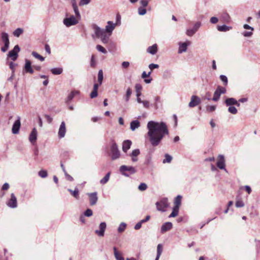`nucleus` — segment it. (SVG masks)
Here are the masks:
<instances>
[{"mask_svg":"<svg viewBox=\"0 0 260 260\" xmlns=\"http://www.w3.org/2000/svg\"><path fill=\"white\" fill-rule=\"evenodd\" d=\"M111 173L108 172L105 177L100 180V183L102 184H105L108 182L109 180Z\"/></svg>","mask_w":260,"mask_h":260,"instance_id":"35","label":"nucleus"},{"mask_svg":"<svg viewBox=\"0 0 260 260\" xmlns=\"http://www.w3.org/2000/svg\"><path fill=\"white\" fill-rule=\"evenodd\" d=\"M179 213V208L173 207V211L171 214L169 215V217H174L178 215Z\"/></svg>","mask_w":260,"mask_h":260,"instance_id":"41","label":"nucleus"},{"mask_svg":"<svg viewBox=\"0 0 260 260\" xmlns=\"http://www.w3.org/2000/svg\"><path fill=\"white\" fill-rule=\"evenodd\" d=\"M157 51V45L156 44H153L152 46H149L147 49V52L152 55H154Z\"/></svg>","mask_w":260,"mask_h":260,"instance_id":"23","label":"nucleus"},{"mask_svg":"<svg viewBox=\"0 0 260 260\" xmlns=\"http://www.w3.org/2000/svg\"><path fill=\"white\" fill-rule=\"evenodd\" d=\"M98 80L99 85H101L103 80V72L102 70H100L98 74Z\"/></svg>","mask_w":260,"mask_h":260,"instance_id":"36","label":"nucleus"},{"mask_svg":"<svg viewBox=\"0 0 260 260\" xmlns=\"http://www.w3.org/2000/svg\"><path fill=\"white\" fill-rule=\"evenodd\" d=\"M228 112L233 114H236L237 113V109L233 106H229Z\"/></svg>","mask_w":260,"mask_h":260,"instance_id":"45","label":"nucleus"},{"mask_svg":"<svg viewBox=\"0 0 260 260\" xmlns=\"http://www.w3.org/2000/svg\"><path fill=\"white\" fill-rule=\"evenodd\" d=\"M9 45L10 44H4V46L1 48V51L3 52H6L9 47Z\"/></svg>","mask_w":260,"mask_h":260,"instance_id":"62","label":"nucleus"},{"mask_svg":"<svg viewBox=\"0 0 260 260\" xmlns=\"http://www.w3.org/2000/svg\"><path fill=\"white\" fill-rule=\"evenodd\" d=\"M119 171L122 175L129 177L130 175L135 174L136 172V170L132 166L122 165L120 167Z\"/></svg>","mask_w":260,"mask_h":260,"instance_id":"2","label":"nucleus"},{"mask_svg":"<svg viewBox=\"0 0 260 260\" xmlns=\"http://www.w3.org/2000/svg\"><path fill=\"white\" fill-rule=\"evenodd\" d=\"M7 205L11 208H15L17 206V199L13 193L11 194V199L7 203Z\"/></svg>","mask_w":260,"mask_h":260,"instance_id":"14","label":"nucleus"},{"mask_svg":"<svg viewBox=\"0 0 260 260\" xmlns=\"http://www.w3.org/2000/svg\"><path fill=\"white\" fill-rule=\"evenodd\" d=\"M98 96V91L93 90L91 91V92L90 94V98L93 99L96 98Z\"/></svg>","mask_w":260,"mask_h":260,"instance_id":"61","label":"nucleus"},{"mask_svg":"<svg viewBox=\"0 0 260 260\" xmlns=\"http://www.w3.org/2000/svg\"><path fill=\"white\" fill-rule=\"evenodd\" d=\"M111 152L112 153L111 159L115 160L118 158L120 156V153L118 150L116 143L114 142H112L111 146Z\"/></svg>","mask_w":260,"mask_h":260,"instance_id":"4","label":"nucleus"},{"mask_svg":"<svg viewBox=\"0 0 260 260\" xmlns=\"http://www.w3.org/2000/svg\"><path fill=\"white\" fill-rule=\"evenodd\" d=\"M181 199H182V197L180 195H178L175 198V200H174V204H175L174 207L179 208V207L181 205Z\"/></svg>","mask_w":260,"mask_h":260,"instance_id":"32","label":"nucleus"},{"mask_svg":"<svg viewBox=\"0 0 260 260\" xmlns=\"http://www.w3.org/2000/svg\"><path fill=\"white\" fill-rule=\"evenodd\" d=\"M32 55L36 58L40 60L41 61H43L45 60V58L38 54L37 52L35 51H33L31 53Z\"/></svg>","mask_w":260,"mask_h":260,"instance_id":"39","label":"nucleus"},{"mask_svg":"<svg viewBox=\"0 0 260 260\" xmlns=\"http://www.w3.org/2000/svg\"><path fill=\"white\" fill-rule=\"evenodd\" d=\"M132 141L129 140H126L123 141L122 143V150L124 152H126L127 151L131 148L132 145Z\"/></svg>","mask_w":260,"mask_h":260,"instance_id":"21","label":"nucleus"},{"mask_svg":"<svg viewBox=\"0 0 260 260\" xmlns=\"http://www.w3.org/2000/svg\"><path fill=\"white\" fill-rule=\"evenodd\" d=\"M37 139V131L36 128H34L29 136V141L32 145H35L36 144Z\"/></svg>","mask_w":260,"mask_h":260,"instance_id":"16","label":"nucleus"},{"mask_svg":"<svg viewBox=\"0 0 260 260\" xmlns=\"http://www.w3.org/2000/svg\"><path fill=\"white\" fill-rule=\"evenodd\" d=\"M165 159H164L162 161L164 164H165L167 162L170 163L171 162L172 159V157L170 155H169L168 154H166L165 155Z\"/></svg>","mask_w":260,"mask_h":260,"instance_id":"44","label":"nucleus"},{"mask_svg":"<svg viewBox=\"0 0 260 260\" xmlns=\"http://www.w3.org/2000/svg\"><path fill=\"white\" fill-rule=\"evenodd\" d=\"M91 0H80L79 2L80 6H84L88 4Z\"/></svg>","mask_w":260,"mask_h":260,"instance_id":"59","label":"nucleus"},{"mask_svg":"<svg viewBox=\"0 0 260 260\" xmlns=\"http://www.w3.org/2000/svg\"><path fill=\"white\" fill-rule=\"evenodd\" d=\"M96 192L88 193L87 195L89 197V202L91 206H93L96 204L98 198Z\"/></svg>","mask_w":260,"mask_h":260,"instance_id":"13","label":"nucleus"},{"mask_svg":"<svg viewBox=\"0 0 260 260\" xmlns=\"http://www.w3.org/2000/svg\"><path fill=\"white\" fill-rule=\"evenodd\" d=\"M243 27L244 28L246 29H250L251 30V31H244L243 32H242V35L245 37H251L252 35H253V32H252V31L254 30V28L250 26V25L247 24H244L243 25Z\"/></svg>","mask_w":260,"mask_h":260,"instance_id":"20","label":"nucleus"},{"mask_svg":"<svg viewBox=\"0 0 260 260\" xmlns=\"http://www.w3.org/2000/svg\"><path fill=\"white\" fill-rule=\"evenodd\" d=\"M131 94H132V90L130 88H128L126 90V94H125V101L126 102H128L129 101Z\"/></svg>","mask_w":260,"mask_h":260,"instance_id":"52","label":"nucleus"},{"mask_svg":"<svg viewBox=\"0 0 260 260\" xmlns=\"http://www.w3.org/2000/svg\"><path fill=\"white\" fill-rule=\"evenodd\" d=\"M221 17L223 21L227 22L230 21V17L227 13H223L221 15Z\"/></svg>","mask_w":260,"mask_h":260,"instance_id":"48","label":"nucleus"},{"mask_svg":"<svg viewBox=\"0 0 260 260\" xmlns=\"http://www.w3.org/2000/svg\"><path fill=\"white\" fill-rule=\"evenodd\" d=\"M157 209L158 211L164 212L169 206V203L167 198H163L159 202L156 203Z\"/></svg>","mask_w":260,"mask_h":260,"instance_id":"3","label":"nucleus"},{"mask_svg":"<svg viewBox=\"0 0 260 260\" xmlns=\"http://www.w3.org/2000/svg\"><path fill=\"white\" fill-rule=\"evenodd\" d=\"M66 133V124L64 121H62L58 131V137L59 138H62L64 137Z\"/></svg>","mask_w":260,"mask_h":260,"instance_id":"18","label":"nucleus"},{"mask_svg":"<svg viewBox=\"0 0 260 260\" xmlns=\"http://www.w3.org/2000/svg\"><path fill=\"white\" fill-rule=\"evenodd\" d=\"M24 69L26 73H34V70L31 67V62L29 60L25 59Z\"/></svg>","mask_w":260,"mask_h":260,"instance_id":"17","label":"nucleus"},{"mask_svg":"<svg viewBox=\"0 0 260 260\" xmlns=\"http://www.w3.org/2000/svg\"><path fill=\"white\" fill-rule=\"evenodd\" d=\"M142 104L144 108L146 109L149 108L150 103L148 101H143Z\"/></svg>","mask_w":260,"mask_h":260,"instance_id":"63","label":"nucleus"},{"mask_svg":"<svg viewBox=\"0 0 260 260\" xmlns=\"http://www.w3.org/2000/svg\"><path fill=\"white\" fill-rule=\"evenodd\" d=\"M96 49L100 52L104 53L106 54L107 53V50L101 45H97L96 46Z\"/></svg>","mask_w":260,"mask_h":260,"instance_id":"47","label":"nucleus"},{"mask_svg":"<svg viewBox=\"0 0 260 260\" xmlns=\"http://www.w3.org/2000/svg\"><path fill=\"white\" fill-rule=\"evenodd\" d=\"M90 66L91 67H95V60L94 55H92L90 60Z\"/></svg>","mask_w":260,"mask_h":260,"instance_id":"60","label":"nucleus"},{"mask_svg":"<svg viewBox=\"0 0 260 260\" xmlns=\"http://www.w3.org/2000/svg\"><path fill=\"white\" fill-rule=\"evenodd\" d=\"M187 44L186 42L184 43H179V47L178 49V53H182L183 52H186L187 50Z\"/></svg>","mask_w":260,"mask_h":260,"instance_id":"26","label":"nucleus"},{"mask_svg":"<svg viewBox=\"0 0 260 260\" xmlns=\"http://www.w3.org/2000/svg\"><path fill=\"white\" fill-rule=\"evenodd\" d=\"M201 26V22L199 21L197 22L192 28L187 29L186 35L189 37L192 36L198 31Z\"/></svg>","mask_w":260,"mask_h":260,"instance_id":"9","label":"nucleus"},{"mask_svg":"<svg viewBox=\"0 0 260 260\" xmlns=\"http://www.w3.org/2000/svg\"><path fill=\"white\" fill-rule=\"evenodd\" d=\"M201 103V99L197 95H193L191 96L190 101L188 104V107L193 108L199 105Z\"/></svg>","mask_w":260,"mask_h":260,"instance_id":"8","label":"nucleus"},{"mask_svg":"<svg viewBox=\"0 0 260 260\" xmlns=\"http://www.w3.org/2000/svg\"><path fill=\"white\" fill-rule=\"evenodd\" d=\"M38 174L40 177L43 178H46L48 175L47 172L44 170L40 171L38 173Z\"/></svg>","mask_w":260,"mask_h":260,"instance_id":"46","label":"nucleus"},{"mask_svg":"<svg viewBox=\"0 0 260 260\" xmlns=\"http://www.w3.org/2000/svg\"><path fill=\"white\" fill-rule=\"evenodd\" d=\"M106 223L105 222H102L100 223L99 225V230H95V233L97 234L100 237H103L104 235V233L105 231V230L106 229Z\"/></svg>","mask_w":260,"mask_h":260,"instance_id":"15","label":"nucleus"},{"mask_svg":"<svg viewBox=\"0 0 260 260\" xmlns=\"http://www.w3.org/2000/svg\"><path fill=\"white\" fill-rule=\"evenodd\" d=\"M72 7H73L75 15H76V17L77 19H80L81 15H80V12L79 11V10H78V6H77V4H74L73 5V6H72Z\"/></svg>","mask_w":260,"mask_h":260,"instance_id":"33","label":"nucleus"},{"mask_svg":"<svg viewBox=\"0 0 260 260\" xmlns=\"http://www.w3.org/2000/svg\"><path fill=\"white\" fill-rule=\"evenodd\" d=\"M51 73L54 75H60L62 72V69L60 68H55L51 69Z\"/></svg>","mask_w":260,"mask_h":260,"instance_id":"34","label":"nucleus"},{"mask_svg":"<svg viewBox=\"0 0 260 260\" xmlns=\"http://www.w3.org/2000/svg\"><path fill=\"white\" fill-rule=\"evenodd\" d=\"M116 25L117 23H114L111 21H108L107 25L105 27V32L108 34L109 36H111Z\"/></svg>","mask_w":260,"mask_h":260,"instance_id":"11","label":"nucleus"},{"mask_svg":"<svg viewBox=\"0 0 260 260\" xmlns=\"http://www.w3.org/2000/svg\"><path fill=\"white\" fill-rule=\"evenodd\" d=\"M126 224L124 222H121L120 225H119V227L118 228V232L119 233H122L123 232L125 228H126Z\"/></svg>","mask_w":260,"mask_h":260,"instance_id":"43","label":"nucleus"},{"mask_svg":"<svg viewBox=\"0 0 260 260\" xmlns=\"http://www.w3.org/2000/svg\"><path fill=\"white\" fill-rule=\"evenodd\" d=\"M140 154V150L138 149L134 150L131 154V156L137 157Z\"/></svg>","mask_w":260,"mask_h":260,"instance_id":"57","label":"nucleus"},{"mask_svg":"<svg viewBox=\"0 0 260 260\" xmlns=\"http://www.w3.org/2000/svg\"><path fill=\"white\" fill-rule=\"evenodd\" d=\"M92 28L94 31V34L92 35V37L94 39V36L97 38H100L101 36L106 32L104 29L101 28L95 24L92 25Z\"/></svg>","mask_w":260,"mask_h":260,"instance_id":"6","label":"nucleus"},{"mask_svg":"<svg viewBox=\"0 0 260 260\" xmlns=\"http://www.w3.org/2000/svg\"><path fill=\"white\" fill-rule=\"evenodd\" d=\"M220 79L223 82V85L226 86L228 84V80L226 76L221 75L219 77Z\"/></svg>","mask_w":260,"mask_h":260,"instance_id":"50","label":"nucleus"},{"mask_svg":"<svg viewBox=\"0 0 260 260\" xmlns=\"http://www.w3.org/2000/svg\"><path fill=\"white\" fill-rule=\"evenodd\" d=\"M149 68L150 69L151 71H152L153 70L155 69H157L159 68V66L157 64H154V63H150L149 66Z\"/></svg>","mask_w":260,"mask_h":260,"instance_id":"58","label":"nucleus"},{"mask_svg":"<svg viewBox=\"0 0 260 260\" xmlns=\"http://www.w3.org/2000/svg\"><path fill=\"white\" fill-rule=\"evenodd\" d=\"M107 32H105L103 36H101L99 39H101V41L104 44H107L109 42V37L110 36L107 35Z\"/></svg>","mask_w":260,"mask_h":260,"instance_id":"31","label":"nucleus"},{"mask_svg":"<svg viewBox=\"0 0 260 260\" xmlns=\"http://www.w3.org/2000/svg\"><path fill=\"white\" fill-rule=\"evenodd\" d=\"M217 167L221 170L226 171L225 168V159L223 155L220 154L218 156V160L216 163Z\"/></svg>","mask_w":260,"mask_h":260,"instance_id":"10","label":"nucleus"},{"mask_svg":"<svg viewBox=\"0 0 260 260\" xmlns=\"http://www.w3.org/2000/svg\"><path fill=\"white\" fill-rule=\"evenodd\" d=\"M21 125L20 118L18 117V119L14 122L12 128V132L13 134H17L19 133Z\"/></svg>","mask_w":260,"mask_h":260,"instance_id":"12","label":"nucleus"},{"mask_svg":"<svg viewBox=\"0 0 260 260\" xmlns=\"http://www.w3.org/2000/svg\"><path fill=\"white\" fill-rule=\"evenodd\" d=\"M23 32L22 28H18L15 29L13 32V35L16 37H19Z\"/></svg>","mask_w":260,"mask_h":260,"instance_id":"40","label":"nucleus"},{"mask_svg":"<svg viewBox=\"0 0 260 260\" xmlns=\"http://www.w3.org/2000/svg\"><path fill=\"white\" fill-rule=\"evenodd\" d=\"M146 13V10L142 7H140L138 8V14L140 15H144Z\"/></svg>","mask_w":260,"mask_h":260,"instance_id":"53","label":"nucleus"},{"mask_svg":"<svg viewBox=\"0 0 260 260\" xmlns=\"http://www.w3.org/2000/svg\"><path fill=\"white\" fill-rule=\"evenodd\" d=\"M217 90L220 93V95L221 94H224L226 92V89L225 87L221 86H218L217 88Z\"/></svg>","mask_w":260,"mask_h":260,"instance_id":"49","label":"nucleus"},{"mask_svg":"<svg viewBox=\"0 0 260 260\" xmlns=\"http://www.w3.org/2000/svg\"><path fill=\"white\" fill-rule=\"evenodd\" d=\"M68 190L71 193V194L75 197L76 199H79V190L77 187H75V190H73L71 189H68Z\"/></svg>","mask_w":260,"mask_h":260,"instance_id":"28","label":"nucleus"},{"mask_svg":"<svg viewBox=\"0 0 260 260\" xmlns=\"http://www.w3.org/2000/svg\"><path fill=\"white\" fill-rule=\"evenodd\" d=\"M80 92L78 90H73L70 94L67 96L66 99V103L69 104L72 99L77 95L79 94Z\"/></svg>","mask_w":260,"mask_h":260,"instance_id":"22","label":"nucleus"},{"mask_svg":"<svg viewBox=\"0 0 260 260\" xmlns=\"http://www.w3.org/2000/svg\"><path fill=\"white\" fill-rule=\"evenodd\" d=\"M210 21L212 24H216L218 22V19L216 17H212L210 18Z\"/></svg>","mask_w":260,"mask_h":260,"instance_id":"64","label":"nucleus"},{"mask_svg":"<svg viewBox=\"0 0 260 260\" xmlns=\"http://www.w3.org/2000/svg\"><path fill=\"white\" fill-rule=\"evenodd\" d=\"M232 28L231 27L228 26L226 25H218L217 26V30L219 31L225 32L230 30Z\"/></svg>","mask_w":260,"mask_h":260,"instance_id":"30","label":"nucleus"},{"mask_svg":"<svg viewBox=\"0 0 260 260\" xmlns=\"http://www.w3.org/2000/svg\"><path fill=\"white\" fill-rule=\"evenodd\" d=\"M155 103L154 107L155 109H157L159 107V104H161L160 98L158 96H156L154 98Z\"/></svg>","mask_w":260,"mask_h":260,"instance_id":"42","label":"nucleus"},{"mask_svg":"<svg viewBox=\"0 0 260 260\" xmlns=\"http://www.w3.org/2000/svg\"><path fill=\"white\" fill-rule=\"evenodd\" d=\"M1 39L4 44H10L8 34L7 32H3L1 34Z\"/></svg>","mask_w":260,"mask_h":260,"instance_id":"27","label":"nucleus"},{"mask_svg":"<svg viewBox=\"0 0 260 260\" xmlns=\"http://www.w3.org/2000/svg\"><path fill=\"white\" fill-rule=\"evenodd\" d=\"M235 205H236V207L240 208V207H244V204L242 201L238 200L236 201Z\"/></svg>","mask_w":260,"mask_h":260,"instance_id":"54","label":"nucleus"},{"mask_svg":"<svg viewBox=\"0 0 260 260\" xmlns=\"http://www.w3.org/2000/svg\"><path fill=\"white\" fill-rule=\"evenodd\" d=\"M147 188V185L145 183H141L138 186V189L140 191H144Z\"/></svg>","mask_w":260,"mask_h":260,"instance_id":"51","label":"nucleus"},{"mask_svg":"<svg viewBox=\"0 0 260 260\" xmlns=\"http://www.w3.org/2000/svg\"><path fill=\"white\" fill-rule=\"evenodd\" d=\"M114 255L116 260H124V257L117 250L115 247H113Z\"/></svg>","mask_w":260,"mask_h":260,"instance_id":"29","label":"nucleus"},{"mask_svg":"<svg viewBox=\"0 0 260 260\" xmlns=\"http://www.w3.org/2000/svg\"><path fill=\"white\" fill-rule=\"evenodd\" d=\"M237 104V100L233 98H229L225 100V104L226 106H233Z\"/></svg>","mask_w":260,"mask_h":260,"instance_id":"25","label":"nucleus"},{"mask_svg":"<svg viewBox=\"0 0 260 260\" xmlns=\"http://www.w3.org/2000/svg\"><path fill=\"white\" fill-rule=\"evenodd\" d=\"M93 212L92 210L90 209H87L85 212H84V215L87 217H90L92 215Z\"/></svg>","mask_w":260,"mask_h":260,"instance_id":"55","label":"nucleus"},{"mask_svg":"<svg viewBox=\"0 0 260 260\" xmlns=\"http://www.w3.org/2000/svg\"><path fill=\"white\" fill-rule=\"evenodd\" d=\"M20 49L18 45L14 46V48L10 51L8 54V56L10 57L13 61H15L18 56V52Z\"/></svg>","mask_w":260,"mask_h":260,"instance_id":"5","label":"nucleus"},{"mask_svg":"<svg viewBox=\"0 0 260 260\" xmlns=\"http://www.w3.org/2000/svg\"><path fill=\"white\" fill-rule=\"evenodd\" d=\"M147 128L149 141L153 147L158 146L165 136L169 135L167 126L164 122L150 121L147 124Z\"/></svg>","mask_w":260,"mask_h":260,"instance_id":"1","label":"nucleus"},{"mask_svg":"<svg viewBox=\"0 0 260 260\" xmlns=\"http://www.w3.org/2000/svg\"><path fill=\"white\" fill-rule=\"evenodd\" d=\"M173 224L171 222H167L164 223L161 227L160 232L161 233H164L172 228Z\"/></svg>","mask_w":260,"mask_h":260,"instance_id":"19","label":"nucleus"},{"mask_svg":"<svg viewBox=\"0 0 260 260\" xmlns=\"http://www.w3.org/2000/svg\"><path fill=\"white\" fill-rule=\"evenodd\" d=\"M63 22L67 27H70L77 24L78 23V20L77 18L72 15L70 17L64 18Z\"/></svg>","mask_w":260,"mask_h":260,"instance_id":"7","label":"nucleus"},{"mask_svg":"<svg viewBox=\"0 0 260 260\" xmlns=\"http://www.w3.org/2000/svg\"><path fill=\"white\" fill-rule=\"evenodd\" d=\"M162 252V246L159 244L157 246V254L155 258L159 259Z\"/></svg>","mask_w":260,"mask_h":260,"instance_id":"37","label":"nucleus"},{"mask_svg":"<svg viewBox=\"0 0 260 260\" xmlns=\"http://www.w3.org/2000/svg\"><path fill=\"white\" fill-rule=\"evenodd\" d=\"M140 126V122L137 120H133L130 123V128L132 131H134Z\"/></svg>","mask_w":260,"mask_h":260,"instance_id":"24","label":"nucleus"},{"mask_svg":"<svg viewBox=\"0 0 260 260\" xmlns=\"http://www.w3.org/2000/svg\"><path fill=\"white\" fill-rule=\"evenodd\" d=\"M220 95H220V93L216 89L214 92L213 97L212 99V100L215 102H217L219 100Z\"/></svg>","mask_w":260,"mask_h":260,"instance_id":"38","label":"nucleus"},{"mask_svg":"<svg viewBox=\"0 0 260 260\" xmlns=\"http://www.w3.org/2000/svg\"><path fill=\"white\" fill-rule=\"evenodd\" d=\"M17 64L15 63H14L13 62H11L9 63V67L12 70V73L15 72V68L17 66Z\"/></svg>","mask_w":260,"mask_h":260,"instance_id":"56","label":"nucleus"}]
</instances>
